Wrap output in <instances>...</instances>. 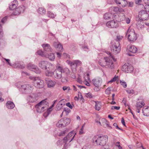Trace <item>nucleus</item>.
<instances>
[{
  "instance_id": "1",
  "label": "nucleus",
  "mask_w": 149,
  "mask_h": 149,
  "mask_svg": "<svg viewBox=\"0 0 149 149\" xmlns=\"http://www.w3.org/2000/svg\"><path fill=\"white\" fill-rule=\"evenodd\" d=\"M39 66L42 69L46 70L45 73L46 76L52 75L53 73L50 70H54L55 69L54 65L46 61H40L39 63Z\"/></svg>"
},
{
  "instance_id": "2",
  "label": "nucleus",
  "mask_w": 149,
  "mask_h": 149,
  "mask_svg": "<svg viewBox=\"0 0 149 149\" xmlns=\"http://www.w3.org/2000/svg\"><path fill=\"white\" fill-rule=\"evenodd\" d=\"M108 137L107 136H94L92 139L93 142L95 146H104L107 141Z\"/></svg>"
},
{
  "instance_id": "3",
  "label": "nucleus",
  "mask_w": 149,
  "mask_h": 149,
  "mask_svg": "<svg viewBox=\"0 0 149 149\" xmlns=\"http://www.w3.org/2000/svg\"><path fill=\"white\" fill-rule=\"evenodd\" d=\"M48 103L46 101V99H45L36 105L35 108L37 112L41 113L43 112L46 109Z\"/></svg>"
},
{
  "instance_id": "4",
  "label": "nucleus",
  "mask_w": 149,
  "mask_h": 149,
  "mask_svg": "<svg viewBox=\"0 0 149 149\" xmlns=\"http://www.w3.org/2000/svg\"><path fill=\"white\" fill-rule=\"evenodd\" d=\"M56 69L54 71L52 72L53 70H50L53 74L51 76H52L53 75H54V77L57 79H61L62 77V73H64V71L59 65L58 64L56 66Z\"/></svg>"
},
{
  "instance_id": "5",
  "label": "nucleus",
  "mask_w": 149,
  "mask_h": 149,
  "mask_svg": "<svg viewBox=\"0 0 149 149\" xmlns=\"http://www.w3.org/2000/svg\"><path fill=\"white\" fill-rule=\"evenodd\" d=\"M29 78L33 81V83L35 87L38 88H41L44 87V82L39 78L34 77H30Z\"/></svg>"
},
{
  "instance_id": "6",
  "label": "nucleus",
  "mask_w": 149,
  "mask_h": 149,
  "mask_svg": "<svg viewBox=\"0 0 149 149\" xmlns=\"http://www.w3.org/2000/svg\"><path fill=\"white\" fill-rule=\"evenodd\" d=\"M126 35H127L128 40L130 41L134 42L135 41L137 37L133 29L129 28L127 32Z\"/></svg>"
},
{
  "instance_id": "7",
  "label": "nucleus",
  "mask_w": 149,
  "mask_h": 149,
  "mask_svg": "<svg viewBox=\"0 0 149 149\" xmlns=\"http://www.w3.org/2000/svg\"><path fill=\"white\" fill-rule=\"evenodd\" d=\"M104 59L106 63V65L107 68L111 69L114 68V65L113 60L115 62L116 61V59L115 58L114 56H105L104 57Z\"/></svg>"
},
{
  "instance_id": "8",
  "label": "nucleus",
  "mask_w": 149,
  "mask_h": 149,
  "mask_svg": "<svg viewBox=\"0 0 149 149\" xmlns=\"http://www.w3.org/2000/svg\"><path fill=\"white\" fill-rule=\"evenodd\" d=\"M33 87L30 84H23L21 88L20 92L22 93L27 94L31 93L33 90Z\"/></svg>"
},
{
  "instance_id": "9",
  "label": "nucleus",
  "mask_w": 149,
  "mask_h": 149,
  "mask_svg": "<svg viewBox=\"0 0 149 149\" xmlns=\"http://www.w3.org/2000/svg\"><path fill=\"white\" fill-rule=\"evenodd\" d=\"M41 45L44 51L48 52H52V54L53 56H54L55 54L58 56H61V54L60 52H52V49L49 44L47 43H44L42 44Z\"/></svg>"
},
{
  "instance_id": "10",
  "label": "nucleus",
  "mask_w": 149,
  "mask_h": 149,
  "mask_svg": "<svg viewBox=\"0 0 149 149\" xmlns=\"http://www.w3.org/2000/svg\"><path fill=\"white\" fill-rule=\"evenodd\" d=\"M138 18L136 19L138 21L139 19L142 21L147 20L149 17L148 14L144 10H141L139 12L138 15Z\"/></svg>"
},
{
  "instance_id": "11",
  "label": "nucleus",
  "mask_w": 149,
  "mask_h": 149,
  "mask_svg": "<svg viewBox=\"0 0 149 149\" xmlns=\"http://www.w3.org/2000/svg\"><path fill=\"white\" fill-rule=\"evenodd\" d=\"M111 52L114 55H116L119 53L120 50V47L119 42L115 43L111 48Z\"/></svg>"
},
{
  "instance_id": "12",
  "label": "nucleus",
  "mask_w": 149,
  "mask_h": 149,
  "mask_svg": "<svg viewBox=\"0 0 149 149\" xmlns=\"http://www.w3.org/2000/svg\"><path fill=\"white\" fill-rule=\"evenodd\" d=\"M123 71L127 73H131L133 70V66L129 63H126L123 65L122 68Z\"/></svg>"
},
{
  "instance_id": "13",
  "label": "nucleus",
  "mask_w": 149,
  "mask_h": 149,
  "mask_svg": "<svg viewBox=\"0 0 149 149\" xmlns=\"http://www.w3.org/2000/svg\"><path fill=\"white\" fill-rule=\"evenodd\" d=\"M28 67L29 69L33 71L36 74H39L41 72V70L37 66L32 63L29 64Z\"/></svg>"
},
{
  "instance_id": "14",
  "label": "nucleus",
  "mask_w": 149,
  "mask_h": 149,
  "mask_svg": "<svg viewBox=\"0 0 149 149\" xmlns=\"http://www.w3.org/2000/svg\"><path fill=\"white\" fill-rule=\"evenodd\" d=\"M24 7L22 6H19L16 8L14 10L13 14L14 15H19L21 12L24 11Z\"/></svg>"
},
{
  "instance_id": "15",
  "label": "nucleus",
  "mask_w": 149,
  "mask_h": 149,
  "mask_svg": "<svg viewBox=\"0 0 149 149\" xmlns=\"http://www.w3.org/2000/svg\"><path fill=\"white\" fill-rule=\"evenodd\" d=\"M106 26L111 28H116L118 26V24L117 22L111 20L107 22Z\"/></svg>"
},
{
  "instance_id": "16",
  "label": "nucleus",
  "mask_w": 149,
  "mask_h": 149,
  "mask_svg": "<svg viewBox=\"0 0 149 149\" xmlns=\"http://www.w3.org/2000/svg\"><path fill=\"white\" fill-rule=\"evenodd\" d=\"M27 99L29 102L33 103L37 101L38 97L36 94H32L29 96Z\"/></svg>"
},
{
  "instance_id": "17",
  "label": "nucleus",
  "mask_w": 149,
  "mask_h": 149,
  "mask_svg": "<svg viewBox=\"0 0 149 149\" xmlns=\"http://www.w3.org/2000/svg\"><path fill=\"white\" fill-rule=\"evenodd\" d=\"M53 45L58 51L60 52L63 51V46L58 41L54 42L53 43Z\"/></svg>"
},
{
  "instance_id": "18",
  "label": "nucleus",
  "mask_w": 149,
  "mask_h": 149,
  "mask_svg": "<svg viewBox=\"0 0 149 149\" xmlns=\"http://www.w3.org/2000/svg\"><path fill=\"white\" fill-rule=\"evenodd\" d=\"M114 1L117 4L120 5L122 7H125L128 4L126 0H114Z\"/></svg>"
},
{
  "instance_id": "19",
  "label": "nucleus",
  "mask_w": 149,
  "mask_h": 149,
  "mask_svg": "<svg viewBox=\"0 0 149 149\" xmlns=\"http://www.w3.org/2000/svg\"><path fill=\"white\" fill-rule=\"evenodd\" d=\"M93 84L96 87H99L102 82V79L101 78H97L93 79L92 81Z\"/></svg>"
},
{
  "instance_id": "20",
  "label": "nucleus",
  "mask_w": 149,
  "mask_h": 149,
  "mask_svg": "<svg viewBox=\"0 0 149 149\" xmlns=\"http://www.w3.org/2000/svg\"><path fill=\"white\" fill-rule=\"evenodd\" d=\"M74 131L70 132L66 136V143L68 141L70 142L72 140L74 136Z\"/></svg>"
},
{
  "instance_id": "21",
  "label": "nucleus",
  "mask_w": 149,
  "mask_h": 149,
  "mask_svg": "<svg viewBox=\"0 0 149 149\" xmlns=\"http://www.w3.org/2000/svg\"><path fill=\"white\" fill-rule=\"evenodd\" d=\"M13 67L22 69L24 68V66L23 62L20 61H17L13 64Z\"/></svg>"
},
{
  "instance_id": "22",
  "label": "nucleus",
  "mask_w": 149,
  "mask_h": 149,
  "mask_svg": "<svg viewBox=\"0 0 149 149\" xmlns=\"http://www.w3.org/2000/svg\"><path fill=\"white\" fill-rule=\"evenodd\" d=\"M65 125V121L64 118L60 120L56 124V126L59 128L64 127Z\"/></svg>"
},
{
  "instance_id": "23",
  "label": "nucleus",
  "mask_w": 149,
  "mask_h": 149,
  "mask_svg": "<svg viewBox=\"0 0 149 149\" xmlns=\"http://www.w3.org/2000/svg\"><path fill=\"white\" fill-rule=\"evenodd\" d=\"M127 48L128 50L132 53H136L137 50V48L134 46L129 45L127 46Z\"/></svg>"
},
{
  "instance_id": "24",
  "label": "nucleus",
  "mask_w": 149,
  "mask_h": 149,
  "mask_svg": "<svg viewBox=\"0 0 149 149\" xmlns=\"http://www.w3.org/2000/svg\"><path fill=\"white\" fill-rule=\"evenodd\" d=\"M17 1H14L13 3H11V4L9 6V9L10 10H12L15 9L17 5Z\"/></svg>"
},
{
  "instance_id": "25",
  "label": "nucleus",
  "mask_w": 149,
  "mask_h": 149,
  "mask_svg": "<svg viewBox=\"0 0 149 149\" xmlns=\"http://www.w3.org/2000/svg\"><path fill=\"white\" fill-rule=\"evenodd\" d=\"M102 124L104 127H108L110 129L112 128L109 125V123L105 119L102 118Z\"/></svg>"
},
{
  "instance_id": "26",
  "label": "nucleus",
  "mask_w": 149,
  "mask_h": 149,
  "mask_svg": "<svg viewBox=\"0 0 149 149\" xmlns=\"http://www.w3.org/2000/svg\"><path fill=\"white\" fill-rule=\"evenodd\" d=\"M145 104V103L143 100H141L136 103V107L137 109H140L143 107Z\"/></svg>"
},
{
  "instance_id": "27",
  "label": "nucleus",
  "mask_w": 149,
  "mask_h": 149,
  "mask_svg": "<svg viewBox=\"0 0 149 149\" xmlns=\"http://www.w3.org/2000/svg\"><path fill=\"white\" fill-rule=\"evenodd\" d=\"M6 105L8 109H13L15 107L14 103L10 101H8L6 103Z\"/></svg>"
},
{
  "instance_id": "28",
  "label": "nucleus",
  "mask_w": 149,
  "mask_h": 149,
  "mask_svg": "<svg viewBox=\"0 0 149 149\" xmlns=\"http://www.w3.org/2000/svg\"><path fill=\"white\" fill-rule=\"evenodd\" d=\"M142 111L144 116H149V107H148L146 108H143Z\"/></svg>"
},
{
  "instance_id": "29",
  "label": "nucleus",
  "mask_w": 149,
  "mask_h": 149,
  "mask_svg": "<svg viewBox=\"0 0 149 149\" xmlns=\"http://www.w3.org/2000/svg\"><path fill=\"white\" fill-rule=\"evenodd\" d=\"M65 137H64L63 140H60L58 141L57 142V145L60 146V145L61 146L62 143H63L64 144V147L63 149H65Z\"/></svg>"
},
{
  "instance_id": "30",
  "label": "nucleus",
  "mask_w": 149,
  "mask_h": 149,
  "mask_svg": "<svg viewBox=\"0 0 149 149\" xmlns=\"http://www.w3.org/2000/svg\"><path fill=\"white\" fill-rule=\"evenodd\" d=\"M95 109L96 110L99 111L101 107V102H95Z\"/></svg>"
},
{
  "instance_id": "31",
  "label": "nucleus",
  "mask_w": 149,
  "mask_h": 149,
  "mask_svg": "<svg viewBox=\"0 0 149 149\" xmlns=\"http://www.w3.org/2000/svg\"><path fill=\"white\" fill-rule=\"evenodd\" d=\"M56 84V82L52 80H49L47 82V86L49 87H52L54 86Z\"/></svg>"
},
{
  "instance_id": "32",
  "label": "nucleus",
  "mask_w": 149,
  "mask_h": 149,
  "mask_svg": "<svg viewBox=\"0 0 149 149\" xmlns=\"http://www.w3.org/2000/svg\"><path fill=\"white\" fill-rule=\"evenodd\" d=\"M136 26L139 29H142L144 27L143 23L142 22L139 21L136 23Z\"/></svg>"
},
{
  "instance_id": "33",
  "label": "nucleus",
  "mask_w": 149,
  "mask_h": 149,
  "mask_svg": "<svg viewBox=\"0 0 149 149\" xmlns=\"http://www.w3.org/2000/svg\"><path fill=\"white\" fill-rule=\"evenodd\" d=\"M38 12L40 14L44 15L45 14L46 11L43 8H40L38 9Z\"/></svg>"
},
{
  "instance_id": "34",
  "label": "nucleus",
  "mask_w": 149,
  "mask_h": 149,
  "mask_svg": "<svg viewBox=\"0 0 149 149\" xmlns=\"http://www.w3.org/2000/svg\"><path fill=\"white\" fill-rule=\"evenodd\" d=\"M47 15L48 17L52 18H54L56 16L54 13L49 11L47 12Z\"/></svg>"
},
{
  "instance_id": "35",
  "label": "nucleus",
  "mask_w": 149,
  "mask_h": 149,
  "mask_svg": "<svg viewBox=\"0 0 149 149\" xmlns=\"http://www.w3.org/2000/svg\"><path fill=\"white\" fill-rule=\"evenodd\" d=\"M65 99H63L62 100H61L58 103V106H62V107L63 106H64L65 104Z\"/></svg>"
},
{
  "instance_id": "36",
  "label": "nucleus",
  "mask_w": 149,
  "mask_h": 149,
  "mask_svg": "<svg viewBox=\"0 0 149 149\" xmlns=\"http://www.w3.org/2000/svg\"><path fill=\"white\" fill-rule=\"evenodd\" d=\"M112 16L111 14L110 13H106L104 15V18L106 19H110Z\"/></svg>"
},
{
  "instance_id": "37",
  "label": "nucleus",
  "mask_w": 149,
  "mask_h": 149,
  "mask_svg": "<svg viewBox=\"0 0 149 149\" xmlns=\"http://www.w3.org/2000/svg\"><path fill=\"white\" fill-rule=\"evenodd\" d=\"M110 10L115 12H117L119 11V8L117 7H111Z\"/></svg>"
},
{
  "instance_id": "38",
  "label": "nucleus",
  "mask_w": 149,
  "mask_h": 149,
  "mask_svg": "<svg viewBox=\"0 0 149 149\" xmlns=\"http://www.w3.org/2000/svg\"><path fill=\"white\" fill-rule=\"evenodd\" d=\"M23 85L22 84L19 82H18L15 84L16 86L19 88V90L20 91L21 88L23 87Z\"/></svg>"
},
{
  "instance_id": "39",
  "label": "nucleus",
  "mask_w": 149,
  "mask_h": 149,
  "mask_svg": "<svg viewBox=\"0 0 149 149\" xmlns=\"http://www.w3.org/2000/svg\"><path fill=\"white\" fill-rule=\"evenodd\" d=\"M120 83L124 88H126L127 86L126 83L123 80H120Z\"/></svg>"
},
{
  "instance_id": "40",
  "label": "nucleus",
  "mask_w": 149,
  "mask_h": 149,
  "mask_svg": "<svg viewBox=\"0 0 149 149\" xmlns=\"http://www.w3.org/2000/svg\"><path fill=\"white\" fill-rule=\"evenodd\" d=\"M123 38V36H117L116 37V43L117 42H119V41L121 40Z\"/></svg>"
},
{
  "instance_id": "41",
  "label": "nucleus",
  "mask_w": 149,
  "mask_h": 149,
  "mask_svg": "<svg viewBox=\"0 0 149 149\" xmlns=\"http://www.w3.org/2000/svg\"><path fill=\"white\" fill-rule=\"evenodd\" d=\"M37 54L40 56H43L44 55V52L42 50H39L37 52Z\"/></svg>"
},
{
  "instance_id": "42",
  "label": "nucleus",
  "mask_w": 149,
  "mask_h": 149,
  "mask_svg": "<svg viewBox=\"0 0 149 149\" xmlns=\"http://www.w3.org/2000/svg\"><path fill=\"white\" fill-rule=\"evenodd\" d=\"M70 66L72 68L76 69L77 65L73 62H72L70 63Z\"/></svg>"
},
{
  "instance_id": "43",
  "label": "nucleus",
  "mask_w": 149,
  "mask_h": 149,
  "mask_svg": "<svg viewBox=\"0 0 149 149\" xmlns=\"http://www.w3.org/2000/svg\"><path fill=\"white\" fill-rule=\"evenodd\" d=\"M111 91V87H108L105 91V93L107 94H109L110 93V91Z\"/></svg>"
},
{
  "instance_id": "44",
  "label": "nucleus",
  "mask_w": 149,
  "mask_h": 149,
  "mask_svg": "<svg viewBox=\"0 0 149 149\" xmlns=\"http://www.w3.org/2000/svg\"><path fill=\"white\" fill-rule=\"evenodd\" d=\"M7 16H6L3 17L1 20V22L3 24L7 21Z\"/></svg>"
},
{
  "instance_id": "45",
  "label": "nucleus",
  "mask_w": 149,
  "mask_h": 149,
  "mask_svg": "<svg viewBox=\"0 0 149 149\" xmlns=\"http://www.w3.org/2000/svg\"><path fill=\"white\" fill-rule=\"evenodd\" d=\"M144 8L145 9V11L146 12H149V5L146 4L144 6Z\"/></svg>"
},
{
  "instance_id": "46",
  "label": "nucleus",
  "mask_w": 149,
  "mask_h": 149,
  "mask_svg": "<svg viewBox=\"0 0 149 149\" xmlns=\"http://www.w3.org/2000/svg\"><path fill=\"white\" fill-rule=\"evenodd\" d=\"M4 59L6 61L7 63L10 66L12 67L13 66V64H12L10 63V60L9 59L4 58Z\"/></svg>"
},
{
  "instance_id": "47",
  "label": "nucleus",
  "mask_w": 149,
  "mask_h": 149,
  "mask_svg": "<svg viewBox=\"0 0 149 149\" xmlns=\"http://www.w3.org/2000/svg\"><path fill=\"white\" fill-rule=\"evenodd\" d=\"M127 93L128 94H133L134 93V91L132 89H128L126 90Z\"/></svg>"
},
{
  "instance_id": "48",
  "label": "nucleus",
  "mask_w": 149,
  "mask_h": 149,
  "mask_svg": "<svg viewBox=\"0 0 149 149\" xmlns=\"http://www.w3.org/2000/svg\"><path fill=\"white\" fill-rule=\"evenodd\" d=\"M118 79V77H116L115 76L112 79L110 80L108 82H112L117 80Z\"/></svg>"
},
{
  "instance_id": "49",
  "label": "nucleus",
  "mask_w": 149,
  "mask_h": 149,
  "mask_svg": "<svg viewBox=\"0 0 149 149\" xmlns=\"http://www.w3.org/2000/svg\"><path fill=\"white\" fill-rule=\"evenodd\" d=\"M77 65H79L81 64V62L78 60H75L73 62Z\"/></svg>"
},
{
  "instance_id": "50",
  "label": "nucleus",
  "mask_w": 149,
  "mask_h": 149,
  "mask_svg": "<svg viewBox=\"0 0 149 149\" xmlns=\"http://www.w3.org/2000/svg\"><path fill=\"white\" fill-rule=\"evenodd\" d=\"M66 105L70 109H72L73 108L72 106L71 105L70 102H68L66 104Z\"/></svg>"
},
{
  "instance_id": "51",
  "label": "nucleus",
  "mask_w": 149,
  "mask_h": 149,
  "mask_svg": "<svg viewBox=\"0 0 149 149\" xmlns=\"http://www.w3.org/2000/svg\"><path fill=\"white\" fill-rule=\"evenodd\" d=\"M142 2V0H135V3L136 4H140H140V3Z\"/></svg>"
},
{
  "instance_id": "52",
  "label": "nucleus",
  "mask_w": 149,
  "mask_h": 149,
  "mask_svg": "<svg viewBox=\"0 0 149 149\" xmlns=\"http://www.w3.org/2000/svg\"><path fill=\"white\" fill-rule=\"evenodd\" d=\"M48 58L50 61H54L55 59V56H48Z\"/></svg>"
},
{
  "instance_id": "53",
  "label": "nucleus",
  "mask_w": 149,
  "mask_h": 149,
  "mask_svg": "<svg viewBox=\"0 0 149 149\" xmlns=\"http://www.w3.org/2000/svg\"><path fill=\"white\" fill-rule=\"evenodd\" d=\"M128 6L130 7H132L134 4V3L133 2H129L128 3Z\"/></svg>"
},
{
  "instance_id": "54",
  "label": "nucleus",
  "mask_w": 149,
  "mask_h": 149,
  "mask_svg": "<svg viewBox=\"0 0 149 149\" xmlns=\"http://www.w3.org/2000/svg\"><path fill=\"white\" fill-rule=\"evenodd\" d=\"M86 96L87 97L91 98L92 97V95L91 93H89L86 94Z\"/></svg>"
},
{
  "instance_id": "55",
  "label": "nucleus",
  "mask_w": 149,
  "mask_h": 149,
  "mask_svg": "<svg viewBox=\"0 0 149 149\" xmlns=\"http://www.w3.org/2000/svg\"><path fill=\"white\" fill-rule=\"evenodd\" d=\"M65 131H63L59 133L58 135L60 136H63L65 134Z\"/></svg>"
},
{
  "instance_id": "56",
  "label": "nucleus",
  "mask_w": 149,
  "mask_h": 149,
  "mask_svg": "<svg viewBox=\"0 0 149 149\" xmlns=\"http://www.w3.org/2000/svg\"><path fill=\"white\" fill-rule=\"evenodd\" d=\"M3 33L2 31V28L0 29V38L3 37Z\"/></svg>"
},
{
  "instance_id": "57",
  "label": "nucleus",
  "mask_w": 149,
  "mask_h": 149,
  "mask_svg": "<svg viewBox=\"0 0 149 149\" xmlns=\"http://www.w3.org/2000/svg\"><path fill=\"white\" fill-rule=\"evenodd\" d=\"M70 120L68 118H66V125H68L70 123Z\"/></svg>"
},
{
  "instance_id": "58",
  "label": "nucleus",
  "mask_w": 149,
  "mask_h": 149,
  "mask_svg": "<svg viewBox=\"0 0 149 149\" xmlns=\"http://www.w3.org/2000/svg\"><path fill=\"white\" fill-rule=\"evenodd\" d=\"M120 109V107H117V106H112L111 107V109H116L117 110H118Z\"/></svg>"
},
{
  "instance_id": "59",
  "label": "nucleus",
  "mask_w": 149,
  "mask_h": 149,
  "mask_svg": "<svg viewBox=\"0 0 149 149\" xmlns=\"http://www.w3.org/2000/svg\"><path fill=\"white\" fill-rule=\"evenodd\" d=\"M77 81L80 84H82V81L81 80V78L78 77L77 78Z\"/></svg>"
},
{
  "instance_id": "60",
  "label": "nucleus",
  "mask_w": 149,
  "mask_h": 149,
  "mask_svg": "<svg viewBox=\"0 0 149 149\" xmlns=\"http://www.w3.org/2000/svg\"><path fill=\"white\" fill-rule=\"evenodd\" d=\"M70 111V110L69 109L66 107V113H67V114H68Z\"/></svg>"
},
{
  "instance_id": "61",
  "label": "nucleus",
  "mask_w": 149,
  "mask_h": 149,
  "mask_svg": "<svg viewBox=\"0 0 149 149\" xmlns=\"http://www.w3.org/2000/svg\"><path fill=\"white\" fill-rule=\"evenodd\" d=\"M2 93L0 92V102H2L4 101L3 99L2 98Z\"/></svg>"
},
{
  "instance_id": "62",
  "label": "nucleus",
  "mask_w": 149,
  "mask_h": 149,
  "mask_svg": "<svg viewBox=\"0 0 149 149\" xmlns=\"http://www.w3.org/2000/svg\"><path fill=\"white\" fill-rule=\"evenodd\" d=\"M84 129V128H83L81 127V128L80 130L79 131V134H83V130Z\"/></svg>"
},
{
  "instance_id": "63",
  "label": "nucleus",
  "mask_w": 149,
  "mask_h": 149,
  "mask_svg": "<svg viewBox=\"0 0 149 149\" xmlns=\"http://www.w3.org/2000/svg\"><path fill=\"white\" fill-rule=\"evenodd\" d=\"M121 123L123 125L125 126L124 119L123 118H122Z\"/></svg>"
},
{
  "instance_id": "64",
  "label": "nucleus",
  "mask_w": 149,
  "mask_h": 149,
  "mask_svg": "<svg viewBox=\"0 0 149 149\" xmlns=\"http://www.w3.org/2000/svg\"><path fill=\"white\" fill-rule=\"evenodd\" d=\"M128 147L130 149H135L134 146L132 145H129Z\"/></svg>"
}]
</instances>
